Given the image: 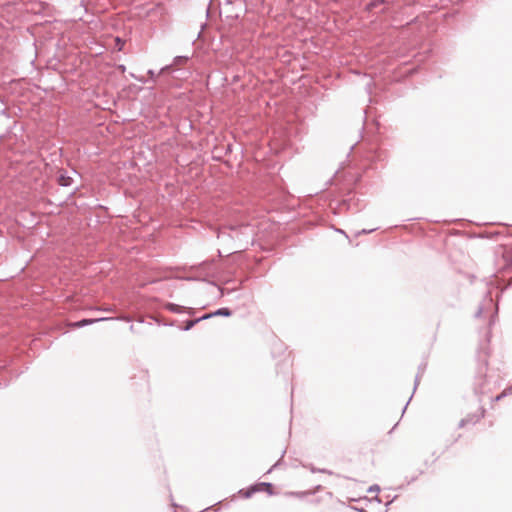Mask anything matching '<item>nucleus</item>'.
Listing matches in <instances>:
<instances>
[{
	"instance_id": "nucleus-1",
	"label": "nucleus",
	"mask_w": 512,
	"mask_h": 512,
	"mask_svg": "<svg viewBox=\"0 0 512 512\" xmlns=\"http://www.w3.org/2000/svg\"><path fill=\"white\" fill-rule=\"evenodd\" d=\"M99 320L100 319H84V320L72 323L71 326L74 327V328L82 327L84 325L92 324V323H94L96 321H99ZM101 320H104V318H102Z\"/></svg>"
},
{
	"instance_id": "nucleus-2",
	"label": "nucleus",
	"mask_w": 512,
	"mask_h": 512,
	"mask_svg": "<svg viewBox=\"0 0 512 512\" xmlns=\"http://www.w3.org/2000/svg\"><path fill=\"white\" fill-rule=\"evenodd\" d=\"M58 183L62 186H69L72 183V179L69 176L60 175L58 178Z\"/></svg>"
},
{
	"instance_id": "nucleus-3",
	"label": "nucleus",
	"mask_w": 512,
	"mask_h": 512,
	"mask_svg": "<svg viewBox=\"0 0 512 512\" xmlns=\"http://www.w3.org/2000/svg\"><path fill=\"white\" fill-rule=\"evenodd\" d=\"M217 315H224V316H230L231 312L229 309L227 308H222V309H219L217 312H216Z\"/></svg>"
}]
</instances>
